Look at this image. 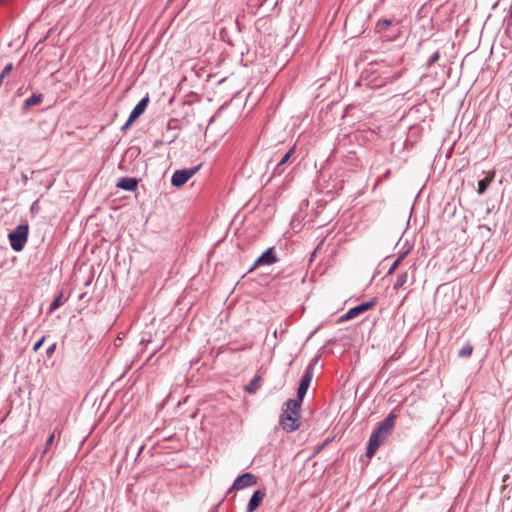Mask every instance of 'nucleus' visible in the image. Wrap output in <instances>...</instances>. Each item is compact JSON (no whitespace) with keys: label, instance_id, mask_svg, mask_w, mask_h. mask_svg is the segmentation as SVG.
<instances>
[{"label":"nucleus","instance_id":"nucleus-28","mask_svg":"<svg viewBox=\"0 0 512 512\" xmlns=\"http://www.w3.org/2000/svg\"><path fill=\"white\" fill-rule=\"evenodd\" d=\"M351 319H353V318L348 316V311H347L344 315H342V316L340 317V319H339V320H340V321H348V320H351Z\"/></svg>","mask_w":512,"mask_h":512},{"label":"nucleus","instance_id":"nucleus-12","mask_svg":"<svg viewBox=\"0 0 512 512\" xmlns=\"http://www.w3.org/2000/svg\"><path fill=\"white\" fill-rule=\"evenodd\" d=\"M295 152V146L292 147L289 151H287L284 156L281 158V160L278 162V164L275 167L274 174H281L282 169L281 167L291 158V156Z\"/></svg>","mask_w":512,"mask_h":512},{"label":"nucleus","instance_id":"nucleus-18","mask_svg":"<svg viewBox=\"0 0 512 512\" xmlns=\"http://www.w3.org/2000/svg\"><path fill=\"white\" fill-rule=\"evenodd\" d=\"M491 182H492V176H486L485 178L479 180L477 193L479 195L484 194Z\"/></svg>","mask_w":512,"mask_h":512},{"label":"nucleus","instance_id":"nucleus-19","mask_svg":"<svg viewBox=\"0 0 512 512\" xmlns=\"http://www.w3.org/2000/svg\"><path fill=\"white\" fill-rule=\"evenodd\" d=\"M474 350L473 345L470 342H467L459 351L458 356L460 358H468L472 355Z\"/></svg>","mask_w":512,"mask_h":512},{"label":"nucleus","instance_id":"nucleus-29","mask_svg":"<svg viewBox=\"0 0 512 512\" xmlns=\"http://www.w3.org/2000/svg\"><path fill=\"white\" fill-rule=\"evenodd\" d=\"M407 253V251L400 253L396 259H399V262L401 263L403 259L406 257Z\"/></svg>","mask_w":512,"mask_h":512},{"label":"nucleus","instance_id":"nucleus-11","mask_svg":"<svg viewBox=\"0 0 512 512\" xmlns=\"http://www.w3.org/2000/svg\"><path fill=\"white\" fill-rule=\"evenodd\" d=\"M374 304H375L374 300L361 303V304L349 309L348 316L355 318L356 316H358V315L364 313L365 311H367L368 309H370Z\"/></svg>","mask_w":512,"mask_h":512},{"label":"nucleus","instance_id":"nucleus-6","mask_svg":"<svg viewBox=\"0 0 512 512\" xmlns=\"http://www.w3.org/2000/svg\"><path fill=\"white\" fill-rule=\"evenodd\" d=\"M277 262L274 248L270 247L265 250L255 261L254 266L272 265Z\"/></svg>","mask_w":512,"mask_h":512},{"label":"nucleus","instance_id":"nucleus-31","mask_svg":"<svg viewBox=\"0 0 512 512\" xmlns=\"http://www.w3.org/2000/svg\"><path fill=\"white\" fill-rule=\"evenodd\" d=\"M212 512H217L216 510H213Z\"/></svg>","mask_w":512,"mask_h":512},{"label":"nucleus","instance_id":"nucleus-9","mask_svg":"<svg viewBox=\"0 0 512 512\" xmlns=\"http://www.w3.org/2000/svg\"><path fill=\"white\" fill-rule=\"evenodd\" d=\"M148 103H149V97L146 96L136 104V106L134 107V109L131 111V113L129 115L130 122H134L140 115H142L144 113V111L147 108Z\"/></svg>","mask_w":512,"mask_h":512},{"label":"nucleus","instance_id":"nucleus-1","mask_svg":"<svg viewBox=\"0 0 512 512\" xmlns=\"http://www.w3.org/2000/svg\"><path fill=\"white\" fill-rule=\"evenodd\" d=\"M396 419V414L390 413L383 421H381L372 431L366 449V456L371 458L380 445L389 436Z\"/></svg>","mask_w":512,"mask_h":512},{"label":"nucleus","instance_id":"nucleus-10","mask_svg":"<svg viewBox=\"0 0 512 512\" xmlns=\"http://www.w3.org/2000/svg\"><path fill=\"white\" fill-rule=\"evenodd\" d=\"M116 186L125 191L133 192L137 189L138 180L133 177H123L119 180Z\"/></svg>","mask_w":512,"mask_h":512},{"label":"nucleus","instance_id":"nucleus-24","mask_svg":"<svg viewBox=\"0 0 512 512\" xmlns=\"http://www.w3.org/2000/svg\"><path fill=\"white\" fill-rule=\"evenodd\" d=\"M399 265H400L399 259H395L393 261V263L391 264V266L389 267L387 274L388 275L393 274L396 271V269L398 268Z\"/></svg>","mask_w":512,"mask_h":512},{"label":"nucleus","instance_id":"nucleus-25","mask_svg":"<svg viewBox=\"0 0 512 512\" xmlns=\"http://www.w3.org/2000/svg\"><path fill=\"white\" fill-rule=\"evenodd\" d=\"M54 437H55V433H52L47 441H46V446H45V449L43 451V454L47 453V451L49 450L50 446L52 445L53 441H54Z\"/></svg>","mask_w":512,"mask_h":512},{"label":"nucleus","instance_id":"nucleus-27","mask_svg":"<svg viewBox=\"0 0 512 512\" xmlns=\"http://www.w3.org/2000/svg\"><path fill=\"white\" fill-rule=\"evenodd\" d=\"M55 349H56V343H53L52 345H50L47 350H46V354L48 356H51L54 352H55Z\"/></svg>","mask_w":512,"mask_h":512},{"label":"nucleus","instance_id":"nucleus-8","mask_svg":"<svg viewBox=\"0 0 512 512\" xmlns=\"http://www.w3.org/2000/svg\"><path fill=\"white\" fill-rule=\"evenodd\" d=\"M265 496L264 490L255 491L248 502L247 512H254L260 506Z\"/></svg>","mask_w":512,"mask_h":512},{"label":"nucleus","instance_id":"nucleus-5","mask_svg":"<svg viewBox=\"0 0 512 512\" xmlns=\"http://www.w3.org/2000/svg\"><path fill=\"white\" fill-rule=\"evenodd\" d=\"M257 483V476L247 472L236 478L232 486L229 488L228 493L234 490H242L244 488L253 486Z\"/></svg>","mask_w":512,"mask_h":512},{"label":"nucleus","instance_id":"nucleus-22","mask_svg":"<svg viewBox=\"0 0 512 512\" xmlns=\"http://www.w3.org/2000/svg\"><path fill=\"white\" fill-rule=\"evenodd\" d=\"M12 68H13V64L12 63H8L4 69L2 70V72L0 73V86L2 85L3 83V79L12 71Z\"/></svg>","mask_w":512,"mask_h":512},{"label":"nucleus","instance_id":"nucleus-17","mask_svg":"<svg viewBox=\"0 0 512 512\" xmlns=\"http://www.w3.org/2000/svg\"><path fill=\"white\" fill-rule=\"evenodd\" d=\"M42 101L41 94H33L24 101V108L28 109L34 105L39 104Z\"/></svg>","mask_w":512,"mask_h":512},{"label":"nucleus","instance_id":"nucleus-23","mask_svg":"<svg viewBox=\"0 0 512 512\" xmlns=\"http://www.w3.org/2000/svg\"><path fill=\"white\" fill-rule=\"evenodd\" d=\"M440 58V53L437 51L435 53H433L428 62H427V67H431L433 64H435Z\"/></svg>","mask_w":512,"mask_h":512},{"label":"nucleus","instance_id":"nucleus-20","mask_svg":"<svg viewBox=\"0 0 512 512\" xmlns=\"http://www.w3.org/2000/svg\"><path fill=\"white\" fill-rule=\"evenodd\" d=\"M308 388H309L308 384H304V383L300 382L298 390H297V397L300 400H303L304 396L306 395V393L308 391Z\"/></svg>","mask_w":512,"mask_h":512},{"label":"nucleus","instance_id":"nucleus-3","mask_svg":"<svg viewBox=\"0 0 512 512\" xmlns=\"http://www.w3.org/2000/svg\"><path fill=\"white\" fill-rule=\"evenodd\" d=\"M200 166L176 170L171 177V184L174 187L183 186L198 170Z\"/></svg>","mask_w":512,"mask_h":512},{"label":"nucleus","instance_id":"nucleus-15","mask_svg":"<svg viewBox=\"0 0 512 512\" xmlns=\"http://www.w3.org/2000/svg\"><path fill=\"white\" fill-rule=\"evenodd\" d=\"M392 23H393V21L391 19L378 20L375 25V32L376 33L385 32L392 25Z\"/></svg>","mask_w":512,"mask_h":512},{"label":"nucleus","instance_id":"nucleus-4","mask_svg":"<svg viewBox=\"0 0 512 512\" xmlns=\"http://www.w3.org/2000/svg\"><path fill=\"white\" fill-rule=\"evenodd\" d=\"M280 425L286 432H292L299 428V413L284 411L280 417Z\"/></svg>","mask_w":512,"mask_h":512},{"label":"nucleus","instance_id":"nucleus-13","mask_svg":"<svg viewBox=\"0 0 512 512\" xmlns=\"http://www.w3.org/2000/svg\"><path fill=\"white\" fill-rule=\"evenodd\" d=\"M302 400L298 399H289L286 401V409L285 411L291 412L293 414L299 413V409L301 407Z\"/></svg>","mask_w":512,"mask_h":512},{"label":"nucleus","instance_id":"nucleus-7","mask_svg":"<svg viewBox=\"0 0 512 512\" xmlns=\"http://www.w3.org/2000/svg\"><path fill=\"white\" fill-rule=\"evenodd\" d=\"M318 362H319V356H315L310 360V362H309L308 366L306 367L304 374L302 376L301 383L308 384L310 386L311 381L314 376V368L318 364Z\"/></svg>","mask_w":512,"mask_h":512},{"label":"nucleus","instance_id":"nucleus-16","mask_svg":"<svg viewBox=\"0 0 512 512\" xmlns=\"http://www.w3.org/2000/svg\"><path fill=\"white\" fill-rule=\"evenodd\" d=\"M408 281V272H402L397 276L396 282L393 285V289L398 291L401 289Z\"/></svg>","mask_w":512,"mask_h":512},{"label":"nucleus","instance_id":"nucleus-2","mask_svg":"<svg viewBox=\"0 0 512 512\" xmlns=\"http://www.w3.org/2000/svg\"><path fill=\"white\" fill-rule=\"evenodd\" d=\"M28 225H19L9 235L10 246L14 251H21L28 240Z\"/></svg>","mask_w":512,"mask_h":512},{"label":"nucleus","instance_id":"nucleus-21","mask_svg":"<svg viewBox=\"0 0 512 512\" xmlns=\"http://www.w3.org/2000/svg\"><path fill=\"white\" fill-rule=\"evenodd\" d=\"M62 305V294L56 297L50 304L49 311L53 312Z\"/></svg>","mask_w":512,"mask_h":512},{"label":"nucleus","instance_id":"nucleus-14","mask_svg":"<svg viewBox=\"0 0 512 512\" xmlns=\"http://www.w3.org/2000/svg\"><path fill=\"white\" fill-rule=\"evenodd\" d=\"M260 376L259 375H255L251 381H250V384L245 386V391L247 393H250V394H254L258 391L260 385H259V382H260Z\"/></svg>","mask_w":512,"mask_h":512},{"label":"nucleus","instance_id":"nucleus-30","mask_svg":"<svg viewBox=\"0 0 512 512\" xmlns=\"http://www.w3.org/2000/svg\"><path fill=\"white\" fill-rule=\"evenodd\" d=\"M133 122H130V117L128 118V120L126 121V123L124 124V126L122 127V130H126Z\"/></svg>","mask_w":512,"mask_h":512},{"label":"nucleus","instance_id":"nucleus-26","mask_svg":"<svg viewBox=\"0 0 512 512\" xmlns=\"http://www.w3.org/2000/svg\"><path fill=\"white\" fill-rule=\"evenodd\" d=\"M46 339V336H43L42 338H40L35 344H34V347H33V350L34 351H37L41 346L42 344L44 343Z\"/></svg>","mask_w":512,"mask_h":512}]
</instances>
